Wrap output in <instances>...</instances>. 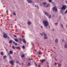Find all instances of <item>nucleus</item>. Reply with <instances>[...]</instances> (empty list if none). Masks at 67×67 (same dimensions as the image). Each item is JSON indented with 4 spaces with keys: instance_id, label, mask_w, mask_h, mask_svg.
<instances>
[{
    "instance_id": "nucleus-53",
    "label": "nucleus",
    "mask_w": 67,
    "mask_h": 67,
    "mask_svg": "<svg viewBox=\"0 0 67 67\" xmlns=\"http://www.w3.org/2000/svg\"><path fill=\"white\" fill-rule=\"evenodd\" d=\"M41 28H43V26H41Z\"/></svg>"
},
{
    "instance_id": "nucleus-27",
    "label": "nucleus",
    "mask_w": 67,
    "mask_h": 67,
    "mask_svg": "<svg viewBox=\"0 0 67 67\" xmlns=\"http://www.w3.org/2000/svg\"><path fill=\"white\" fill-rule=\"evenodd\" d=\"M67 13V9L66 10V11L65 12L64 14H66Z\"/></svg>"
},
{
    "instance_id": "nucleus-15",
    "label": "nucleus",
    "mask_w": 67,
    "mask_h": 67,
    "mask_svg": "<svg viewBox=\"0 0 67 67\" xmlns=\"http://www.w3.org/2000/svg\"><path fill=\"white\" fill-rule=\"evenodd\" d=\"M42 54V52H39V53H38V55H41Z\"/></svg>"
},
{
    "instance_id": "nucleus-37",
    "label": "nucleus",
    "mask_w": 67,
    "mask_h": 67,
    "mask_svg": "<svg viewBox=\"0 0 67 67\" xmlns=\"http://www.w3.org/2000/svg\"><path fill=\"white\" fill-rule=\"evenodd\" d=\"M49 2H52V0H48Z\"/></svg>"
},
{
    "instance_id": "nucleus-8",
    "label": "nucleus",
    "mask_w": 67,
    "mask_h": 67,
    "mask_svg": "<svg viewBox=\"0 0 67 67\" xmlns=\"http://www.w3.org/2000/svg\"><path fill=\"white\" fill-rule=\"evenodd\" d=\"M47 4V3L46 2H43L42 3V4L43 5H44V7H45V5H46Z\"/></svg>"
},
{
    "instance_id": "nucleus-50",
    "label": "nucleus",
    "mask_w": 67,
    "mask_h": 67,
    "mask_svg": "<svg viewBox=\"0 0 67 67\" xmlns=\"http://www.w3.org/2000/svg\"><path fill=\"white\" fill-rule=\"evenodd\" d=\"M36 65L37 66V64H36Z\"/></svg>"
},
{
    "instance_id": "nucleus-49",
    "label": "nucleus",
    "mask_w": 67,
    "mask_h": 67,
    "mask_svg": "<svg viewBox=\"0 0 67 67\" xmlns=\"http://www.w3.org/2000/svg\"><path fill=\"white\" fill-rule=\"evenodd\" d=\"M61 26H62V27H63V26L62 24L61 25Z\"/></svg>"
},
{
    "instance_id": "nucleus-17",
    "label": "nucleus",
    "mask_w": 67,
    "mask_h": 67,
    "mask_svg": "<svg viewBox=\"0 0 67 67\" xmlns=\"http://www.w3.org/2000/svg\"><path fill=\"white\" fill-rule=\"evenodd\" d=\"M9 53L10 54H12V53H13V51H10Z\"/></svg>"
},
{
    "instance_id": "nucleus-4",
    "label": "nucleus",
    "mask_w": 67,
    "mask_h": 67,
    "mask_svg": "<svg viewBox=\"0 0 67 67\" xmlns=\"http://www.w3.org/2000/svg\"><path fill=\"white\" fill-rule=\"evenodd\" d=\"M44 34V37L43 38L44 40H45V39H47V35L45 33L43 34Z\"/></svg>"
},
{
    "instance_id": "nucleus-32",
    "label": "nucleus",
    "mask_w": 67,
    "mask_h": 67,
    "mask_svg": "<svg viewBox=\"0 0 67 67\" xmlns=\"http://www.w3.org/2000/svg\"><path fill=\"white\" fill-rule=\"evenodd\" d=\"M13 14H14V15H16V14L14 13H13Z\"/></svg>"
},
{
    "instance_id": "nucleus-16",
    "label": "nucleus",
    "mask_w": 67,
    "mask_h": 67,
    "mask_svg": "<svg viewBox=\"0 0 67 67\" xmlns=\"http://www.w3.org/2000/svg\"><path fill=\"white\" fill-rule=\"evenodd\" d=\"M10 63L12 65H13V61H10Z\"/></svg>"
},
{
    "instance_id": "nucleus-11",
    "label": "nucleus",
    "mask_w": 67,
    "mask_h": 67,
    "mask_svg": "<svg viewBox=\"0 0 67 67\" xmlns=\"http://www.w3.org/2000/svg\"><path fill=\"white\" fill-rule=\"evenodd\" d=\"M27 23L28 25H29V26H30V25H31V22H30V21H28Z\"/></svg>"
},
{
    "instance_id": "nucleus-13",
    "label": "nucleus",
    "mask_w": 67,
    "mask_h": 67,
    "mask_svg": "<svg viewBox=\"0 0 67 67\" xmlns=\"http://www.w3.org/2000/svg\"><path fill=\"white\" fill-rule=\"evenodd\" d=\"M55 42L56 43H58V39H56L55 40Z\"/></svg>"
},
{
    "instance_id": "nucleus-12",
    "label": "nucleus",
    "mask_w": 67,
    "mask_h": 67,
    "mask_svg": "<svg viewBox=\"0 0 67 67\" xmlns=\"http://www.w3.org/2000/svg\"><path fill=\"white\" fill-rule=\"evenodd\" d=\"M23 41V43H26V41L24 40V39H22Z\"/></svg>"
},
{
    "instance_id": "nucleus-44",
    "label": "nucleus",
    "mask_w": 67,
    "mask_h": 67,
    "mask_svg": "<svg viewBox=\"0 0 67 67\" xmlns=\"http://www.w3.org/2000/svg\"><path fill=\"white\" fill-rule=\"evenodd\" d=\"M19 62L18 61L17 62V64H19Z\"/></svg>"
},
{
    "instance_id": "nucleus-6",
    "label": "nucleus",
    "mask_w": 67,
    "mask_h": 67,
    "mask_svg": "<svg viewBox=\"0 0 67 67\" xmlns=\"http://www.w3.org/2000/svg\"><path fill=\"white\" fill-rule=\"evenodd\" d=\"M27 1L28 3H33V1L31 0H27Z\"/></svg>"
},
{
    "instance_id": "nucleus-56",
    "label": "nucleus",
    "mask_w": 67,
    "mask_h": 67,
    "mask_svg": "<svg viewBox=\"0 0 67 67\" xmlns=\"http://www.w3.org/2000/svg\"><path fill=\"white\" fill-rule=\"evenodd\" d=\"M10 25H12V24H11Z\"/></svg>"
},
{
    "instance_id": "nucleus-30",
    "label": "nucleus",
    "mask_w": 67,
    "mask_h": 67,
    "mask_svg": "<svg viewBox=\"0 0 67 67\" xmlns=\"http://www.w3.org/2000/svg\"><path fill=\"white\" fill-rule=\"evenodd\" d=\"M40 34H41V36H43V34H41V33H40Z\"/></svg>"
},
{
    "instance_id": "nucleus-52",
    "label": "nucleus",
    "mask_w": 67,
    "mask_h": 67,
    "mask_svg": "<svg viewBox=\"0 0 67 67\" xmlns=\"http://www.w3.org/2000/svg\"><path fill=\"white\" fill-rule=\"evenodd\" d=\"M55 65H56V63H55L54 64Z\"/></svg>"
},
{
    "instance_id": "nucleus-57",
    "label": "nucleus",
    "mask_w": 67,
    "mask_h": 67,
    "mask_svg": "<svg viewBox=\"0 0 67 67\" xmlns=\"http://www.w3.org/2000/svg\"><path fill=\"white\" fill-rule=\"evenodd\" d=\"M66 3H67V1H66Z\"/></svg>"
},
{
    "instance_id": "nucleus-29",
    "label": "nucleus",
    "mask_w": 67,
    "mask_h": 67,
    "mask_svg": "<svg viewBox=\"0 0 67 67\" xmlns=\"http://www.w3.org/2000/svg\"><path fill=\"white\" fill-rule=\"evenodd\" d=\"M19 40H20V41H21V42L22 41H23V40H22V38H20Z\"/></svg>"
},
{
    "instance_id": "nucleus-5",
    "label": "nucleus",
    "mask_w": 67,
    "mask_h": 67,
    "mask_svg": "<svg viewBox=\"0 0 67 67\" xmlns=\"http://www.w3.org/2000/svg\"><path fill=\"white\" fill-rule=\"evenodd\" d=\"M44 14H45V15H47V16H48L49 15V14H48V13L47 12L44 11Z\"/></svg>"
},
{
    "instance_id": "nucleus-7",
    "label": "nucleus",
    "mask_w": 67,
    "mask_h": 67,
    "mask_svg": "<svg viewBox=\"0 0 67 67\" xmlns=\"http://www.w3.org/2000/svg\"><path fill=\"white\" fill-rule=\"evenodd\" d=\"M3 37L5 38H7V34H4L3 36Z\"/></svg>"
},
{
    "instance_id": "nucleus-25",
    "label": "nucleus",
    "mask_w": 67,
    "mask_h": 67,
    "mask_svg": "<svg viewBox=\"0 0 67 67\" xmlns=\"http://www.w3.org/2000/svg\"><path fill=\"white\" fill-rule=\"evenodd\" d=\"M6 13H7V14L8 13H9V11H8V10H6Z\"/></svg>"
},
{
    "instance_id": "nucleus-38",
    "label": "nucleus",
    "mask_w": 67,
    "mask_h": 67,
    "mask_svg": "<svg viewBox=\"0 0 67 67\" xmlns=\"http://www.w3.org/2000/svg\"><path fill=\"white\" fill-rule=\"evenodd\" d=\"M23 49H24V48H25V47H24V46H23Z\"/></svg>"
},
{
    "instance_id": "nucleus-62",
    "label": "nucleus",
    "mask_w": 67,
    "mask_h": 67,
    "mask_svg": "<svg viewBox=\"0 0 67 67\" xmlns=\"http://www.w3.org/2000/svg\"><path fill=\"white\" fill-rule=\"evenodd\" d=\"M0 67H1V66H0Z\"/></svg>"
},
{
    "instance_id": "nucleus-21",
    "label": "nucleus",
    "mask_w": 67,
    "mask_h": 67,
    "mask_svg": "<svg viewBox=\"0 0 67 67\" xmlns=\"http://www.w3.org/2000/svg\"><path fill=\"white\" fill-rule=\"evenodd\" d=\"M21 57L22 58H23V57H24V55L22 54L21 55Z\"/></svg>"
},
{
    "instance_id": "nucleus-39",
    "label": "nucleus",
    "mask_w": 67,
    "mask_h": 67,
    "mask_svg": "<svg viewBox=\"0 0 67 67\" xmlns=\"http://www.w3.org/2000/svg\"><path fill=\"white\" fill-rule=\"evenodd\" d=\"M5 48V49L7 51H8V49H7V48H6L4 47Z\"/></svg>"
},
{
    "instance_id": "nucleus-10",
    "label": "nucleus",
    "mask_w": 67,
    "mask_h": 67,
    "mask_svg": "<svg viewBox=\"0 0 67 67\" xmlns=\"http://www.w3.org/2000/svg\"><path fill=\"white\" fill-rule=\"evenodd\" d=\"M64 48H67V44L66 43L64 45Z\"/></svg>"
},
{
    "instance_id": "nucleus-20",
    "label": "nucleus",
    "mask_w": 67,
    "mask_h": 67,
    "mask_svg": "<svg viewBox=\"0 0 67 67\" xmlns=\"http://www.w3.org/2000/svg\"><path fill=\"white\" fill-rule=\"evenodd\" d=\"M3 52H1V55H3Z\"/></svg>"
},
{
    "instance_id": "nucleus-40",
    "label": "nucleus",
    "mask_w": 67,
    "mask_h": 67,
    "mask_svg": "<svg viewBox=\"0 0 67 67\" xmlns=\"http://www.w3.org/2000/svg\"><path fill=\"white\" fill-rule=\"evenodd\" d=\"M20 49V48L19 47H17V49Z\"/></svg>"
},
{
    "instance_id": "nucleus-3",
    "label": "nucleus",
    "mask_w": 67,
    "mask_h": 67,
    "mask_svg": "<svg viewBox=\"0 0 67 67\" xmlns=\"http://www.w3.org/2000/svg\"><path fill=\"white\" fill-rule=\"evenodd\" d=\"M66 5H63L62 6V8H61V10H66Z\"/></svg>"
},
{
    "instance_id": "nucleus-35",
    "label": "nucleus",
    "mask_w": 67,
    "mask_h": 67,
    "mask_svg": "<svg viewBox=\"0 0 67 67\" xmlns=\"http://www.w3.org/2000/svg\"><path fill=\"white\" fill-rule=\"evenodd\" d=\"M57 24H58V23H55V25H57Z\"/></svg>"
},
{
    "instance_id": "nucleus-58",
    "label": "nucleus",
    "mask_w": 67,
    "mask_h": 67,
    "mask_svg": "<svg viewBox=\"0 0 67 67\" xmlns=\"http://www.w3.org/2000/svg\"><path fill=\"white\" fill-rule=\"evenodd\" d=\"M16 48L17 49V47H16Z\"/></svg>"
},
{
    "instance_id": "nucleus-46",
    "label": "nucleus",
    "mask_w": 67,
    "mask_h": 67,
    "mask_svg": "<svg viewBox=\"0 0 67 67\" xmlns=\"http://www.w3.org/2000/svg\"><path fill=\"white\" fill-rule=\"evenodd\" d=\"M28 65H30V63H28Z\"/></svg>"
},
{
    "instance_id": "nucleus-22",
    "label": "nucleus",
    "mask_w": 67,
    "mask_h": 67,
    "mask_svg": "<svg viewBox=\"0 0 67 67\" xmlns=\"http://www.w3.org/2000/svg\"><path fill=\"white\" fill-rule=\"evenodd\" d=\"M58 66H59V67H60V66H62V64L59 63L58 64Z\"/></svg>"
},
{
    "instance_id": "nucleus-24",
    "label": "nucleus",
    "mask_w": 67,
    "mask_h": 67,
    "mask_svg": "<svg viewBox=\"0 0 67 67\" xmlns=\"http://www.w3.org/2000/svg\"><path fill=\"white\" fill-rule=\"evenodd\" d=\"M12 47L13 49H15V47H14V46H12Z\"/></svg>"
},
{
    "instance_id": "nucleus-23",
    "label": "nucleus",
    "mask_w": 67,
    "mask_h": 67,
    "mask_svg": "<svg viewBox=\"0 0 67 67\" xmlns=\"http://www.w3.org/2000/svg\"><path fill=\"white\" fill-rule=\"evenodd\" d=\"M52 18V16L51 15H49L48 17L49 19H51Z\"/></svg>"
},
{
    "instance_id": "nucleus-41",
    "label": "nucleus",
    "mask_w": 67,
    "mask_h": 67,
    "mask_svg": "<svg viewBox=\"0 0 67 67\" xmlns=\"http://www.w3.org/2000/svg\"><path fill=\"white\" fill-rule=\"evenodd\" d=\"M37 7L38 8V9H39V6H37Z\"/></svg>"
},
{
    "instance_id": "nucleus-26",
    "label": "nucleus",
    "mask_w": 67,
    "mask_h": 67,
    "mask_svg": "<svg viewBox=\"0 0 67 67\" xmlns=\"http://www.w3.org/2000/svg\"><path fill=\"white\" fill-rule=\"evenodd\" d=\"M3 58H7V56L6 55L4 56L3 57Z\"/></svg>"
},
{
    "instance_id": "nucleus-18",
    "label": "nucleus",
    "mask_w": 67,
    "mask_h": 67,
    "mask_svg": "<svg viewBox=\"0 0 67 67\" xmlns=\"http://www.w3.org/2000/svg\"><path fill=\"white\" fill-rule=\"evenodd\" d=\"M61 13H62V14H64V11H63V10H61Z\"/></svg>"
},
{
    "instance_id": "nucleus-28",
    "label": "nucleus",
    "mask_w": 67,
    "mask_h": 67,
    "mask_svg": "<svg viewBox=\"0 0 67 67\" xmlns=\"http://www.w3.org/2000/svg\"><path fill=\"white\" fill-rule=\"evenodd\" d=\"M17 42H18V43H21V42L20 41H19L18 40H17Z\"/></svg>"
},
{
    "instance_id": "nucleus-2",
    "label": "nucleus",
    "mask_w": 67,
    "mask_h": 67,
    "mask_svg": "<svg viewBox=\"0 0 67 67\" xmlns=\"http://www.w3.org/2000/svg\"><path fill=\"white\" fill-rule=\"evenodd\" d=\"M53 10V11H55V12H57V8L56 7H54L52 8Z\"/></svg>"
},
{
    "instance_id": "nucleus-31",
    "label": "nucleus",
    "mask_w": 67,
    "mask_h": 67,
    "mask_svg": "<svg viewBox=\"0 0 67 67\" xmlns=\"http://www.w3.org/2000/svg\"><path fill=\"white\" fill-rule=\"evenodd\" d=\"M12 41L11 40H10L9 42V43H12Z\"/></svg>"
},
{
    "instance_id": "nucleus-51",
    "label": "nucleus",
    "mask_w": 67,
    "mask_h": 67,
    "mask_svg": "<svg viewBox=\"0 0 67 67\" xmlns=\"http://www.w3.org/2000/svg\"><path fill=\"white\" fill-rule=\"evenodd\" d=\"M38 66H39V67H41L40 66V65H38Z\"/></svg>"
},
{
    "instance_id": "nucleus-48",
    "label": "nucleus",
    "mask_w": 67,
    "mask_h": 67,
    "mask_svg": "<svg viewBox=\"0 0 67 67\" xmlns=\"http://www.w3.org/2000/svg\"><path fill=\"white\" fill-rule=\"evenodd\" d=\"M52 31H54V29H52Z\"/></svg>"
},
{
    "instance_id": "nucleus-19",
    "label": "nucleus",
    "mask_w": 67,
    "mask_h": 67,
    "mask_svg": "<svg viewBox=\"0 0 67 67\" xmlns=\"http://www.w3.org/2000/svg\"><path fill=\"white\" fill-rule=\"evenodd\" d=\"M13 43H14V44L15 45H17V43H15V42L13 41Z\"/></svg>"
},
{
    "instance_id": "nucleus-54",
    "label": "nucleus",
    "mask_w": 67,
    "mask_h": 67,
    "mask_svg": "<svg viewBox=\"0 0 67 67\" xmlns=\"http://www.w3.org/2000/svg\"><path fill=\"white\" fill-rule=\"evenodd\" d=\"M15 31H16V32H17V31H16V30H15Z\"/></svg>"
},
{
    "instance_id": "nucleus-42",
    "label": "nucleus",
    "mask_w": 67,
    "mask_h": 67,
    "mask_svg": "<svg viewBox=\"0 0 67 67\" xmlns=\"http://www.w3.org/2000/svg\"><path fill=\"white\" fill-rule=\"evenodd\" d=\"M62 42H64V40L63 39H62Z\"/></svg>"
},
{
    "instance_id": "nucleus-14",
    "label": "nucleus",
    "mask_w": 67,
    "mask_h": 67,
    "mask_svg": "<svg viewBox=\"0 0 67 67\" xmlns=\"http://www.w3.org/2000/svg\"><path fill=\"white\" fill-rule=\"evenodd\" d=\"M45 59H43L41 61V63H43L44 62H45Z\"/></svg>"
},
{
    "instance_id": "nucleus-61",
    "label": "nucleus",
    "mask_w": 67,
    "mask_h": 67,
    "mask_svg": "<svg viewBox=\"0 0 67 67\" xmlns=\"http://www.w3.org/2000/svg\"><path fill=\"white\" fill-rule=\"evenodd\" d=\"M20 64H19V65H20Z\"/></svg>"
},
{
    "instance_id": "nucleus-34",
    "label": "nucleus",
    "mask_w": 67,
    "mask_h": 67,
    "mask_svg": "<svg viewBox=\"0 0 67 67\" xmlns=\"http://www.w3.org/2000/svg\"><path fill=\"white\" fill-rule=\"evenodd\" d=\"M46 8H47V7H48V5H46Z\"/></svg>"
},
{
    "instance_id": "nucleus-9",
    "label": "nucleus",
    "mask_w": 67,
    "mask_h": 67,
    "mask_svg": "<svg viewBox=\"0 0 67 67\" xmlns=\"http://www.w3.org/2000/svg\"><path fill=\"white\" fill-rule=\"evenodd\" d=\"M8 54L9 55V56L10 59H11L12 58V57L10 55V53L9 52L8 53Z\"/></svg>"
},
{
    "instance_id": "nucleus-43",
    "label": "nucleus",
    "mask_w": 67,
    "mask_h": 67,
    "mask_svg": "<svg viewBox=\"0 0 67 67\" xmlns=\"http://www.w3.org/2000/svg\"><path fill=\"white\" fill-rule=\"evenodd\" d=\"M55 59L56 61H57V59H56V58H55Z\"/></svg>"
},
{
    "instance_id": "nucleus-47",
    "label": "nucleus",
    "mask_w": 67,
    "mask_h": 67,
    "mask_svg": "<svg viewBox=\"0 0 67 67\" xmlns=\"http://www.w3.org/2000/svg\"><path fill=\"white\" fill-rule=\"evenodd\" d=\"M8 39H9V38H10L9 37H8Z\"/></svg>"
},
{
    "instance_id": "nucleus-1",
    "label": "nucleus",
    "mask_w": 67,
    "mask_h": 67,
    "mask_svg": "<svg viewBox=\"0 0 67 67\" xmlns=\"http://www.w3.org/2000/svg\"><path fill=\"white\" fill-rule=\"evenodd\" d=\"M43 24H44V26L46 27L48 25V21L47 20H44L43 21Z\"/></svg>"
},
{
    "instance_id": "nucleus-33",
    "label": "nucleus",
    "mask_w": 67,
    "mask_h": 67,
    "mask_svg": "<svg viewBox=\"0 0 67 67\" xmlns=\"http://www.w3.org/2000/svg\"><path fill=\"white\" fill-rule=\"evenodd\" d=\"M15 41L16 42H17V39H14Z\"/></svg>"
},
{
    "instance_id": "nucleus-45",
    "label": "nucleus",
    "mask_w": 67,
    "mask_h": 67,
    "mask_svg": "<svg viewBox=\"0 0 67 67\" xmlns=\"http://www.w3.org/2000/svg\"><path fill=\"white\" fill-rule=\"evenodd\" d=\"M29 60H32V59H29Z\"/></svg>"
},
{
    "instance_id": "nucleus-55",
    "label": "nucleus",
    "mask_w": 67,
    "mask_h": 67,
    "mask_svg": "<svg viewBox=\"0 0 67 67\" xmlns=\"http://www.w3.org/2000/svg\"><path fill=\"white\" fill-rule=\"evenodd\" d=\"M35 7H36V5H35Z\"/></svg>"
},
{
    "instance_id": "nucleus-36",
    "label": "nucleus",
    "mask_w": 67,
    "mask_h": 67,
    "mask_svg": "<svg viewBox=\"0 0 67 67\" xmlns=\"http://www.w3.org/2000/svg\"><path fill=\"white\" fill-rule=\"evenodd\" d=\"M14 35V37H16V35Z\"/></svg>"
},
{
    "instance_id": "nucleus-59",
    "label": "nucleus",
    "mask_w": 67,
    "mask_h": 67,
    "mask_svg": "<svg viewBox=\"0 0 67 67\" xmlns=\"http://www.w3.org/2000/svg\"><path fill=\"white\" fill-rule=\"evenodd\" d=\"M22 37V38H23V36Z\"/></svg>"
},
{
    "instance_id": "nucleus-60",
    "label": "nucleus",
    "mask_w": 67,
    "mask_h": 67,
    "mask_svg": "<svg viewBox=\"0 0 67 67\" xmlns=\"http://www.w3.org/2000/svg\"><path fill=\"white\" fill-rule=\"evenodd\" d=\"M53 16H54V15H53Z\"/></svg>"
}]
</instances>
